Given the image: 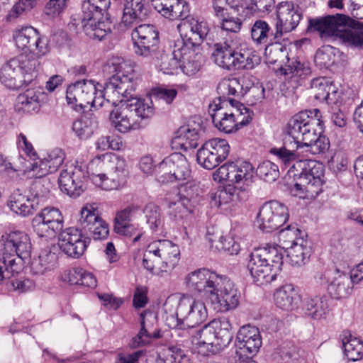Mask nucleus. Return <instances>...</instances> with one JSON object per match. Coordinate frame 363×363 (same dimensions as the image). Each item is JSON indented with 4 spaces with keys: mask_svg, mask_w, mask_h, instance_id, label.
Masks as SVG:
<instances>
[{
    "mask_svg": "<svg viewBox=\"0 0 363 363\" xmlns=\"http://www.w3.org/2000/svg\"><path fill=\"white\" fill-rule=\"evenodd\" d=\"M183 310L186 312L183 318V347H185V340H191L192 335L199 336L198 333L201 330L196 329V327L202 323L207 317V311L204 303L201 301H197L191 297L183 294Z\"/></svg>",
    "mask_w": 363,
    "mask_h": 363,
    "instance_id": "obj_16",
    "label": "nucleus"
},
{
    "mask_svg": "<svg viewBox=\"0 0 363 363\" xmlns=\"http://www.w3.org/2000/svg\"><path fill=\"white\" fill-rule=\"evenodd\" d=\"M155 9L165 18L174 19L182 15L180 0H152Z\"/></svg>",
    "mask_w": 363,
    "mask_h": 363,
    "instance_id": "obj_45",
    "label": "nucleus"
},
{
    "mask_svg": "<svg viewBox=\"0 0 363 363\" xmlns=\"http://www.w3.org/2000/svg\"><path fill=\"white\" fill-rule=\"evenodd\" d=\"M151 96L155 99H162L167 104H169L176 97L177 91L174 89L158 86L152 89Z\"/></svg>",
    "mask_w": 363,
    "mask_h": 363,
    "instance_id": "obj_63",
    "label": "nucleus"
},
{
    "mask_svg": "<svg viewBox=\"0 0 363 363\" xmlns=\"http://www.w3.org/2000/svg\"><path fill=\"white\" fill-rule=\"evenodd\" d=\"M353 284L347 273L336 269L330 283L329 290L337 298H345L352 292Z\"/></svg>",
    "mask_w": 363,
    "mask_h": 363,
    "instance_id": "obj_33",
    "label": "nucleus"
},
{
    "mask_svg": "<svg viewBox=\"0 0 363 363\" xmlns=\"http://www.w3.org/2000/svg\"><path fill=\"white\" fill-rule=\"evenodd\" d=\"M255 168L247 161L238 160L221 165L213 174L214 179L228 181L242 191H245L253 183Z\"/></svg>",
    "mask_w": 363,
    "mask_h": 363,
    "instance_id": "obj_13",
    "label": "nucleus"
},
{
    "mask_svg": "<svg viewBox=\"0 0 363 363\" xmlns=\"http://www.w3.org/2000/svg\"><path fill=\"white\" fill-rule=\"evenodd\" d=\"M104 71L108 74L118 71L123 73V78L129 79L126 83L125 92L121 94L122 100L117 101L116 104H112L115 106L121 104L110 113L112 124L118 131L123 133L141 128L142 121L152 116L154 108L144 99L133 97L131 94L135 90L138 79L132 63L120 57H112L106 62Z\"/></svg>",
    "mask_w": 363,
    "mask_h": 363,
    "instance_id": "obj_2",
    "label": "nucleus"
},
{
    "mask_svg": "<svg viewBox=\"0 0 363 363\" xmlns=\"http://www.w3.org/2000/svg\"><path fill=\"white\" fill-rule=\"evenodd\" d=\"M262 346L259 329L251 325L242 326L236 335L235 354L238 355H255Z\"/></svg>",
    "mask_w": 363,
    "mask_h": 363,
    "instance_id": "obj_23",
    "label": "nucleus"
},
{
    "mask_svg": "<svg viewBox=\"0 0 363 363\" xmlns=\"http://www.w3.org/2000/svg\"><path fill=\"white\" fill-rule=\"evenodd\" d=\"M64 227V217L56 207L48 206L32 220V228L39 237L50 238L60 233Z\"/></svg>",
    "mask_w": 363,
    "mask_h": 363,
    "instance_id": "obj_15",
    "label": "nucleus"
},
{
    "mask_svg": "<svg viewBox=\"0 0 363 363\" xmlns=\"http://www.w3.org/2000/svg\"><path fill=\"white\" fill-rule=\"evenodd\" d=\"M208 111L216 128L230 133L247 125L252 120V112L236 99L218 103V98L209 104Z\"/></svg>",
    "mask_w": 363,
    "mask_h": 363,
    "instance_id": "obj_8",
    "label": "nucleus"
},
{
    "mask_svg": "<svg viewBox=\"0 0 363 363\" xmlns=\"http://www.w3.org/2000/svg\"><path fill=\"white\" fill-rule=\"evenodd\" d=\"M43 96L41 89H28L16 99V108L23 112L32 113L39 110L40 98Z\"/></svg>",
    "mask_w": 363,
    "mask_h": 363,
    "instance_id": "obj_32",
    "label": "nucleus"
},
{
    "mask_svg": "<svg viewBox=\"0 0 363 363\" xmlns=\"http://www.w3.org/2000/svg\"><path fill=\"white\" fill-rule=\"evenodd\" d=\"M311 88L315 98L328 104H335L337 101V88L333 82L325 77L313 79L311 83Z\"/></svg>",
    "mask_w": 363,
    "mask_h": 363,
    "instance_id": "obj_30",
    "label": "nucleus"
},
{
    "mask_svg": "<svg viewBox=\"0 0 363 363\" xmlns=\"http://www.w3.org/2000/svg\"><path fill=\"white\" fill-rule=\"evenodd\" d=\"M288 218L287 207L277 201H271L263 204L257 214L259 228L267 233L278 229Z\"/></svg>",
    "mask_w": 363,
    "mask_h": 363,
    "instance_id": "obj_17",
    "label": "nucleus"
},
{
    "mask_svg": "<svg viewBox=\"0 0 363 363\" xmlns=\"http://www.w3.org/2000/svg\"><path fill=\"white\" fill-rule=\"evenodd\" d=\"M262 254H264V258L267 263H270L273 272L277 275L281 270L283 264V252L286 250L279 245L268 246L267 247L259 248Z\"/></svg>",
    "mask_w": 363,
    "mask_h": 363,
    "instance_id": "obj_43",
    "label": "nucleus"
},
{
    "mask_svg": "<svg viewBox=\"0 0 363 363\" xmlns=\"http://www.w3.org/2000/svg\"><path fill=\"white\" fill-rule=\"evenodd\" d=\"M219 103L225 101L229 105L230 96L240 98L243 96V79L237 77L223 78L217 86Z\"/></svg>",
    "mask_w": 363,
    "mask_h": 363,
    "instance_id": "obj_31",
    "label": "nucleus"
},
{
    "mask_svg": "<svg viewBox=\"0 0 363 363\" xmlns=\"http://www.w3.org/2000/svg\"><path fill=\"white\" fill-rule=\"evenodd\" d=\"M31 242L29 236L21 231H13L1 236L0 252L7 270L17 272V258L26 259L30 255Z\"/></svg>",
    "mask_w": 363,
    "mask_h": 363,
    "instance_id": "obj_12",
    "label": "nucleus"
},
{
    "mask_svg": "<svg viewBox=\"0 0 363 363\" xmlns=\"http://www.w3.org/2000/svg\"><path fill=\"white\" fill-rule=\"evenodd\" d=\"M321 118V113L318 108L301 111L291 118L287 132L293 137L299 138L304 147L323 133Z\"/></svg>",
    "mask_w": 363,
    "mask_h": 363,
    "instance_id": "obj_11",
    "label": "nucleus"
},
{
    "mask_svg": "<svg viewBox=\"0 0 363 363\" xmlns=\"http://www.w3.org/2000/svg\"><path fill=\"white\" fill-rule=\"evenodd\" d=\"M25 167L26 169H24V171L28 170L29 172L32 173V177L36 178H41L48 174L53 173V171H51L45 158L40 160L38 162H34L33 163L30 162V166L25 165Z\"/></svg>",
    "mask_w": 363,
    "mask_h": 363,
    "instance_id": "obj_57",
    "label": "nucleus"
},
{
    "mask_svg": "<svg viewBox=\"0 0 363 363\" xmlns=\"http://www.w3.org/2000/svg\"><path fill=\"white\" fill-rule=\"evenodd\" d=\"M208 31L206 22L190 16L183 18V73L187 76L195 75L201 69L203 56L198 50Z\"/></svg>",
    "mask_w": 363,
    "mask_h": 363,
    "instance_id": "obj_7",
    "label": "nucleus"
},
{
    "mask_svg": "<svg viewBox=\"0 0 363 363\" xmlns=\"http://www.w3.org/2000/svg\"><path fill=\"white\" fill-rule=\"evenodd\" d=\"M256 174L261 179L271 183L279 178V170L277 164L267 160L258 165Z\"/></svg>",
    "mask_w": 363,
    "mask_h": 363,
    "instance_id": "obj_50",
    "label": "nucleus"
},
{
    "mask_svg": "<svg viewBox=\"0 0 363 363\" xmlns=\"http://www.w3.org/2000/svg\"><path fill=\"white\" fill-rule=\"evenodd\" d=\"M264 93L265 89L260 83L252 84L250 87H243V96H245L251 105L262 102L265 97Z\"/></svg>",
    "mask_w": 363,
    "mask_h": 363,
    "instance_id": "obj_52",
    "label": "nucleus"
},
{
    "mask_svg": "<svg viewBox=\"0 0 363 363\" xmlns=\"http://www.w3.org/2000/svg\"><path fill=\"white\" fill-rule=\"evenodd\" d=\"M86 231L90 233L94 240L105 239L109 232L108 224L101 218L91 226V229H88Z\"/></svg>",
    "mask_w": 363,
    "mask_h": 363,
    "instance_id": "obj_64",
    "label": "nucleus"
},
{
    "mask_svg": "<svg viewBox=\"0 0 363 363\" xmlns=\"http://www.w3.org/2000/svg\"><path fill=\"white\" fill-rule=\"evenodd\" d=\"M330 168L336 174L346 172L348 166V158L342 150L336 151L328 161Z\"/></svg>",
    "mask_w": 363,
    "mask_h": 363,
    "instance_id": "obj_55",
    "label": "nucleus"
},
{
    "mask_svg": "<svg viewBox=\"0 0 363 363\" xmlns=\"http://www.w3.org/2000/svg\"><path fill=\"white\" fill-rule=\"evenodd\" d=\"M335 56L332 47H325L318 50L315 55V62L321 68H329L335 62Z\"/></svg>",
    "mask_w": 363,
    "mask_h": 363,
    "instance_id": "obj_53",
    "label": "nucleus"
},
{
    "mask_svg": "<svg viewBox=\"0 0 363 363\" xmlns=\"http://www.w3.org/2000/svg\"><path fill=\"white\" fill-rule=\"evenodd\" d=\"M141 328L138 334L132 340L131 346L138 347L150 342V332L157 323V316L150 311H145L140 314Z\"/></svg>",
    "mask_w": 363,
    "mask_h": 363,
    "instance_id": "obj_37",
    "label": "nucleus"
},
{
    "mask_svg": "<svg viewBox=\"0 0 363 363\" xmlns=\"http://www.w3.org/2000/svg\"><path fill=\"white\" fill-rule=\"evenodd\" d=\"M122 72L111 73V76L104 86L94 80L77 81L68 86L66 99L69 104H76L81 108L91 106L100 108L104 103L116 104L123 99L122 93L127 89L129 79L123 78Z\"/></svg>",
    "mask_w": 363,
    "mask_h": 363,
    "instance_id": "obj_3",
    "label": "nucleus"
},
{
    "mask_svg": "<svg viewBox=\"0 0 363 363\" xmlns=\"http://www.w3.org/2000/svg\"><path fill=\"white\" fill-rule=\"evenodd\" d=\"M246 197V193L240 190L235 185L228 184L219 188L214 194L213 200L215 205L220 206L230 203H236L242 201Z\"/></svg>",
    "mask_w": 363,
    "mask_h": 363,
    "instance_id": "obj_36",
    "label": "nucleus"
},
{
    "mask_svg": "<svg viewBox=\"0 0 363 363\" xmlns=\"http://www.w3.org/2000/svg\"><path fill=\"white\" fill-rule=\"evenodd\" d=\"M39 64L38 60L33 56L19 55L2 66L0 81L9 89H20L33 82Z\"/></svg>",
    "mask_w": 363,
    "mask_h": 363,
    "instance_id": "obj_10",
    "label": "nucleus"
},
{
    "mask_svg": "<svg viewBox=\"0 0 363 363\" xmlns=\"http://www.w3.org/2000/svg\"><path fill=\"white\" fill-rule=\"evenodd\" d=\"M306 315L315 320L325 318L328 311V300L325 296H312L303 301Z\"/></svg>",
    "mask_w": 363,
    "mask_h": 363,
    "instance_id": "obj_35",
    "label": "nucleus"
},
{
    "mask_svg": "<svg viewBox=\"0 0 363 363\" xmlns=\"http://www.w3.org/2000/svg\"><path fill=\"white\" fill-rule=\"evenodd\" d=\"M300 150H304L300 138L293 137L287 132V135L283 140L282 146L272 147L269 152L276 156L281 162L287 164L298 158Z\"/></svg>",
    "mask_w": 363,
    "mask_h": 363,
    "instance_id": "obj_27",
    "label": "nucleus"
},
{
    "mask_svg": "<svg viewBox=\"0 0 363 363\" xmlns=\"http://www.w3.org/2000/svg\"><path fill=\"white\" fill-rule=\"evenodd\" d=\"M208 241L219 251L227 252L230 255H237L240 250V245L233 238L230 236H218L209 237Z\"/></svg>",
    "mask_w": 363,
    "mask_h": 363,
    "instance_id": "obj_47",
    "label": "nucleus"
},
{
    "mask_svg": "<svg viewBox=\"0 0 363 363\" xmlns=\"http://www.w3.org/2000/svg\"><path fill=\"white\" fill-rule=\"evenodd\" d=\"M139 207L129 206L116 213L114 221V230H121L123 225L130 223L131 218L134 213L138 211Z\"/></svg>",
    "mask_w": 363,
    "mask_h": 363,
    "instance_id": "obj_56",
    "label": "nucleus"
},
{
    "mask_svg": "<svg viewBox=\"0 0 363 363\" xmlns=\"http://www.w3.org/2000/svg\"><path fill=\"white\" fill-rule=\"evenodd\" d=\"M301 168L300 180L306 183V191L308 196L315 197L322 191L324 167L322 163L314 160L300 161Z\"/></svg>",
    "mask_w": 363,
    "mask_h": 363,
    "instance_id": "obj_22",
    "label": "nucleus"
},
{
    "mask_svg": "<svg viewBox=\"0 0 363 363\" xmlns=\"http://www.w3.org/2000/svg\"><path fill=\"white\" fill-rule=\"evenodd\" d=\"M307 235L296 225H289L277 233L279 244L285 250L298 242L299 238H305Z\"/></svg>",
    "mask_w": 363,
    "mask_h": 363,
    "instance_id": "obj_41",
    "label": "nucleus"
},
{
    "mask_svg": "<svg viewBox=\"0 0 363 363\" xmlns=\"http://www.w3.org/2000/svg\"><path fill=\"white\" fill-rule=\"evenodd\" d=\"M264 53L269 63L280 65L278 72L284 77L285 83L293 90L301 86L310 73L309 68L299 61L290 62L287 48L280 43H269Z\"/></svg>",
    "mask_w": 363,
    "mask_h": 363,
    "instance_id": "obj_9",
    "label": "nucleus"
},
{
    "mask_svg": "<svg viewBox=\"0 0 363 363\" xmlns=\"http://www.w3.org/2000/svg\"><path fill=\"white\" fill-rule=\"evenodd\" d=\"M232 325L228 318L213 319L198 333L199 336L191 334V340H185V347L192 353L208 356L217 353L229 345L233 335Z\"/></svg>",
    "mask_w": 363,
    "mask_h": 363,
    "instance_id": "obj_5",
    "label": "nucleus"
},
{
    "mask_svg": "<svg viewBox=\"0 0 363 363\" xmlns=\"http://www.w3.org/2000/svg\"><path fill=\"white\" fill-rule=\"evenodd\" d=\"M251 37L257 45H268L274 38V34L269 25L263 20H257L251 28Z\"/></svg>",
    "mask_w": 363,
    "mask_h": 363,
    "instance_id": "obj_42",
    "label": "nucleus"
},
{
    "mask_svg": "<svg viewBox=\"0 0 363 363\" xmlns=\"http://www.w3.org/2000/svg\"><path fill=\"white\" fill-rule=\"evenodd\" d=\"M57 264V255L50 248L41 250L38 258L31 264V270L35 274H43L48 271L54 269Z\"/></svg>",
    "mask_w": 363,
    "mask_h": 363,
    "instance_id": "obj_40",
    "label": "nucleus"
},
{
    "mask_svg": "<svg viewBox=\"0 0 363 363\" xmlns=\"http://www.w3.org/2000/svg\"><path fill=\"white\" fill-rule=\"evenodd\" d=\"M242 20L235 16L233 12H226V15H222L220 26L223 30L230 33H238L242 27Z\"/></svg>",
    "mask_w": 363,
    "mask_h": 363,
    "instance_id": "obj_54",
    "label": "nucleus"
},
{
    "mask_svg": "<svg viewBox=\"0 0 363 363\" xmlns=\"http://www.w3.org/2000/svg\"><path fill=\"white\" fill-rule=\"evenodd\" d=\"M44 158L47 160L51 171L55 172L62 164L65 159V154L62 149L55 148L50 151L47 157Z\"/></svg>",
    "mask_w": 363,
    "mask_h": 363,
    "instance_id": "obj_60",
    "label": "nucleus"
},
{
    "mask_svg": "<svg viewBox=\"0 0 363 363\" xmlns=\"http://www.w3.org/2000/svg\"><path fill=\"white\" fill-rule=\"evenodd\" d=\"M240 294L228 277H223L211 300L214 309L220 312L233 310L239 305Z\"/></svg>",
    "mask_w": 363,
    "mask_h": 363,
    "instance_id": "obj_18",
    "label": "nucleus"
},
{
    "mask_svg": "<svg viewBox=\"0 0 363 363\" xmlns=\"http://www.w3.org/2000/svg\"><path fill=\"white\" fill-rule=\"evenodd\" d=\"M212 60L228 71L252 69L260 63L257 51L238 40H226L214 45Z\"/></svg>",
    "mask_w": 363,
    "mask_h": 363,
    "instance_id": "obj_6",
    "label": "nucleus"
},
{
    "mask_svg": "<svg viewBox=\"0 0 363 363\" xmlns=\"http://www.w3.org/2000/svg\"><path fill=\"white\" fill-rule=\"evenodd\" d=\"M39 196H30L26 191L15 190L9 196L8 206L16 214L23 217L33 214L38 208Z\"/></svg>",
    "mask_w": 363,
    "mask_h": 363,
    "instance_id": "obj_25",
    "label": "nucleus"
},
{
    "mask_svg": "<svg viewBox=\"0 0 363 363\" xmlns=\"http://www.w3.org/2000/svg\"><path fill=\"white\" fill-rule=\"evenodd\" d=\"M203 132V121L199 116L195 115L186 119L183 124V151L196 149L201 142Z\"/></svg>",
    "mask_w": 363,
    "mask_h": 363,
    "instance_id": "obj_26",
    "label": "nucleus"
},
{
    "mask_svg": "<svg viewBox=\"0 0 363 363\" xmlns=\"http://www.w3.org/2000/svg\"><path fill=\"white\" fill-rule=\"evenodd\" d=\"M35 6L33 0H19L10 11L8 18L12 19L30 11Z\"/></svg>",
    "mask_w": 363,
    "mask_h": 363,
    "instance_id": "obj_62",
    "label": "nucleus"
},
{
    "mask_svg": "<svg viewBox=\"0 0 363 363\" xmlns=\"http://www.w3.org/2000/svg\"><path fill=\"white\" fill-rule=\"evenodd\" d=\"M82 27L87 36L92 39L99 40H103L108 33L111 31L109 25L101 21L95 22H89L87 24H83Z\"/></svg>",
    "mask_w": 363,
    "mask_h": 363,
    "instance_id": "obj_48",
    "label": "nucleus"
},
{
    "mask_svg": "<svg viewBox=\"0 0 363 363\" xmlns=\"http://www.w3.org/2000/svg\"><path fill=\"white\" fill-rule=\"evenodd\" d=\"M223 277L208 269L202 268L198 292H204L211 296Z\"/></svg>",
    "mask_w": 363,
    "mask_h": 363,
    "instance_id": "obj_46",
    "label": "nucleus"
},
{
    "mask_svg": "<svg viewBox=\"0 0 363 363\" xmlns=\"http://www.w3.org/2000/svg\"><path fill=\"white\" fill-rule=\"evenodd\" d=\"M13 40L16 46L39 57L49 52L48 39L40 37L39 33L33 27H25L15 32Z\"/></svg>",
    "mask_w": 363,
    "mask_h": 363,
    "instance_id": "obj_19",
    "label": "nucleus"
},
{
    "mask_svg": "<svg viewBox=\"0 0 363 363\" xmlns=\"http://www.w3.org/2000/svg\"><path fill=\"white\" fill-rule=\"evenodd\" d=\"M276 306L286 311H294L299 308L301 296L291 284L278 289L274 294Z\"/></svg>",
    "mask_w": 363,
    "mask_h": 363,
    "instance_id": "obj_29",
    "label": "nucleus"
},
{
    "mask_svg": "<svg viewBox=\"0 0 363 363\" xmlns=\"http://www.w3.org/2000/svg\"><path fill=\"white\" fill-rule=\"evenodd\" d=\"M308 29L317 32L323 40L337 37L349 45L363 46V26L345 14L310 18Z\"/></svg>",
    "mask_w": 363,
    "mask_h": 363,
    "instance_id": "obj_4",
    "label": "nucleus"
},
{
    "mask_svg": "<svg viewBox=\"0 0 363 363\" xmlns=\"http://www.w3.org/2000/svg\"><path fill=\"white\" fill-rule=\"evenodd\" d=\"M171 147L174 152L171 154L169 158L163 160L160 164V168H163V166L169 163L174 164L175 162H179L182 158V137L179 135V129L177 131L176 135L172 138L171 142Z\"/></svg>",
    "mask_w": 363,
    "mask_h": 363,
    "instance_id": "obj_58",
    "label": "nucleus"
},
{
    "mask_svg": "<svg viewBox=\"0 0 363 363\" xmlns=\"http://www.w3.org/2000/svg\"><path fill=\"white\" fill-rule=\"evenodd\" d=\"M183 207L191 213L200 201L201 189L196 180L191 179V169L188 164L183 172Z\"/></svg>",
    "mask_w": 363,
    "mask_h": 363,
    "instance_id": "obj_28",
    "label": "nucleus"
},
{
    "mask_svg": "<svg viewBox=\"0 0 363 363\" xmlns=\"http://www.w3.org/2000/svg\"><path fill=\"white\" fill-rule=\"evenodd\" d=\"M298 242L286 250L290 264L301 266L309 259L311 248L309 242L305 238H299Z\"/></svg>",
    "mask_w": 363,
    "mask_h": 363,
    "instance_id": "obj_38",
    "label": "nucleus"
},
{
    "mask_svg": "<svg viewBox=\"0 0 363 363\" xmlns=\"http://www.w3.org/2000/svg\"><path fill=\"white\" fill-rule=\"evenodd\" d=\"M330 142L329 139L321 133L315 138L314 141H312L310 144H307L304 146V150L301 152H309L312 155H318L325 153L329 150Z\"/></svg>",
    "mask_w": 363,
    "mask_h": 363,
    "instance_id": "obj_51",
    "label": "nucleus"
},
{
    "mask_svg": "<svg viewBox=\"0 0 363 363\" xmlns=\"http://www.w3.org/2000/svg\"><path fill=\"white\" fill-rule=\"evenodd\" d=\"M277 22L276 23L275 39H279L284 33L294 30L298 25L302 12L292 1H281L277 6Z\"/></svg>",
    "mask_w": 363,
    "mask_h": 363,
    "instance_id": "obj_21",
    "label": "nucleus"
},
{
    "mask_svg": "<svg viewBox=\"0 0 363 363\" xmlns=\"http://www.w3.org/2000/svg\"><path fill=\"white\" fill-rule=\"evenodd\" d=\"M89 242L90 239L74 227L62 230L59 235L58 245L60 250L72 258L78 259L82 256Z\"/></svg>",
    "mask_w": 363,
    "mask_h": 363,
    "instance_id": "obj_20",
    "label": "nucleus"
},
{
    "mask_svg": "<svg viewBox=\"0 0 363 363\" xmlns=\"http://www.w3.org/2000/svg\"><path fill=\"white\" fill-rule=\"evenodd\" d=\"M170 47L172 49V58L168 65L162 62L159 66L164 73L173 74H177L179 69H182V40L179 38L174 40Z\"/></svg>",
    "mask_w": 363,
    "mask_h": 363,
    "instance_id": "obj_44",
    "label": "nucleus"
},
{
    "mask_svg": "<svg viewBox=\"0 0 363 363\" xmlns=\"http://www.w3.org/2000/svg\"><path fill=\"white\" fill-rule=\"evenodd\" d=\"M144 213L145 214L147 223L149 224L150 228L153 230H157L161 224L159 208L153 203H149L146 205L144 208Z\"/></svg>",
    "mask_w": 363,
    "mask_h": 363,
    "instance_id": "obj_59",
    "label": "nucleus"
},
{
    "mask_svg": "<svg viewBox=\"0 0 363 363\" xmlns=\"http://www.w3.org/2000/svg\"><path fill=\"white\" fill-rule=\"evenodd\" d=\"M97 118L91 113H87L72 124V130L78 138L85 140L91 137L98 128Z\"/></svg>",
    "mask_w": 363,
    "mask_h": 363,
    "instance_id": "obj_39",
    "label": "nucleus"
},
{
    "mask_svg": "<svg viewBox=\"0 0 363 363\" xmlns=\"http://www.w3.org/2000/svg\"><path fill=\"white\" fill-rule=\"evenodd\" d=\"M66 0H50L45 6V13L52 18L60 16L67 7Z\"/></svg>",
    "mask_w": 363,
    "mask_h": 363,
    "instance_id": "obj_61",
    "label": "nucleus"
},
{
    "mask_svg": "<svg viewBox=\"0 0 363 363\" xmlns=\"http://www.w3.org/2000/svg\"><path fill=\"white\" fill-rule=\"evenodd\" d=\"M264 254H262L258 249L255 250L250 255L247 262V269L255 281L259 284L270 283L276 279L277 274L273 272L270 263H267Z\"/></svg>",
    "mask_w": 363,
    "mask_h": 363,
    "instance_id": "obj_24",
    "label": "nucleus"
},
{
    "mask_svg": "<svg viewBox=\"0 0 363 363\" xmlns=\"http://www.w3.org/2000/svg\"><path fill=\"white\" fill-rule=\"evenodd\" d=\"M129 172L125 160L119 156L106 153L94 158L85 167L72 164L63 169L59 177L60 190L70 197H79L86 189L87 178L106 191L125 186Z\"/></svg>",
    "mask_w": 363,
    "mask_h": 363,
    "instance_id": "obj_1",
    "label": "nucleus"
},
{
    "mask_svg": "<svg viewBox=\"0 0 363 363\" xmlns=\"http://www.w3.org/2000/svg\"><path fill=\"white\" fill-rule=\"evenodd\" d=\"M99 219H101V217L98 214L96 208L93 205L86 203L81 209L79 223L82 228L86 231L88 229H91V226Z\"/></svg>",
    "mask_w": 363,
    "mask_h": 363,
    "instance_id": "obj_49",
    "label": "nucleus"
},
{
    "mask_svg": "<svg viewBox=\"0 0 363 363\" xmlns=\"http://www.w3.org/2000/svg\"><path fill=\"white\" fill-rule=\"evenodd\" d=\"M340 337L344 354L347 359L352 362L361 359L363 357V342L349 331H344Z\"/></svg>",
    "mask_w": 363,
    "mask_h": 363,
    "instance_id": "obj_34",
    "label": "nucleus"
},
{
    "mask_svg": "<svg viewBox=\"0 0 363 363\" xmlns=\"http://www.w3.org/2000/svg\"><path fill=\"white\" fill-rule=\"evenodd\" d=\"M230 145L225 139L213 138L205 142L197 150L196 161L206 169H213L228 156Z\"/></svg>",
    "mask_w": 363,
    "mask_h": 363,
    "instance_id": "obj_14",
    "label": "nucleus"
}]
</instances>
